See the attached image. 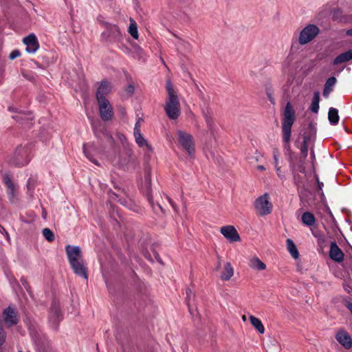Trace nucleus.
<instances>
[{"label": "nucleus", "mask_w": 352, "mask_h": 352, "mask_svg": "<svg viewBox=\"0 0 352 352\" xmlns=\"http://www.w3.org/2000/svg\"><path fill=\"white\" fill-rule=\"evenodd\" d=\"M295 120V112L292 106L287 102L282 119V135L283 148L289 150L290 148L289 142L291 140L292 126Z\"/></svg>", "instance_id": "1"}, {"label": "nucleus", "mask_w": 352, "mask_h": 352, "mask_svg": "<svg viewBox=\"0 0 352 352\" xmlns=\"http://www.w3.org/2000/svg\"><path fill=\"white\" fill-rule=\"evenodd\" d=\"M166 89L168 98L164 106V109L170 119L175 120L180 115L181 107L177 92L169 80L166 81Z\"/></svg>", "instance_id": "2"}, {"label": "nucleus", "mask_w": 352, "mask_h": 352, "mask_svg": "<svg viewBox=\"0 0 352 352\" xmlns=\"http://www.w3.org/2000/svg\"><path fill=\"white\" fill-rule=\"evenodd\" d=\"M290 170L293 175L294 182L298 188L299 196L302 200L304 195L308 192L305 188L306 186L307 173L303 162L297 164L290 163Z\"/></svg>", "instance_id": "3"}, {"label": "nucleus", "mask_w": 352, "mask_h": 352, "mask_svg": "<svg viewBox=\"0 0 352 352\" xmlns=\"http://www.w3.org/2000/svg\"><path fill=\"white\" fill-rule=\"evenodd\" d=\"M344 12L341 8L334 1H328L318 11L319 20L338 21L344 19Z\"/></svg>", "instance_id": "4"}, {"label": "nucleus", "mask_w": 352, "mask_h": 352, "mask_svg": "<svg viewBox=\"0 0 352 352\" xmlns=\"http://www.w3.org/2000/svg\"><path fill=\"white\" fill-rule=\"evenodd\" d=\"M30 148L28 146H19L10 160V163L16 166H23L30 160Z\"/></svg>", "instance_id": "5"}, {"label": "nucleus", "mask_w": 352, "mask_h": 352, "mask_svg": "<svg viewBox=\"0 0 352 352\" xmlns=\"http://www.w3.org/2000/svg\"><path fill=\"white\" fill-rule=\"evenodd\" d=\"M254 206L259 216H265L270 214L273 207L270 201V196L267 193L258 197L256 199Z\"/></svg>", "instance_id": "6"}, {"label": "nucleus", "mask_w": 352, "mask_h": 352, "mask_svg": "<svg viewBox=\"0 0 352 352\" xmlns=\"http://www.w3.org/2000/svg\"><path fill=\"white\" fill-rule=\"evenodd\" d=\"M177 141L179 145L188 153L190 156H192L195 153V143L192 136L182 130L177 131Z\"/></svg>", "instance_id": "7"}, {"label": "nucleus", "mask_w": 352, "mask_h": 352, "mask_svg": "<svg viewBox=\"0 0 352 352\" xmlns=\"http://www.w3.org/2000/svg\"><path fill=\"white\" fill-rule=\"evenodd\" d=\"M319 29L316 25L309 23L300 32L299 43L305 45L310 42L318 34Z\"/></svg>", "instance_id": "8"}, {"label": "nucleus", "mask_w": 352, "mask_h": 352, "mask_svg": "<svg viewBox=\"0 0 352 352\" xmlns=\"http://www.w3.org/2000/svg\"><path fill=\"white\" fill-rule=\"evenodd\" d=\"M100 118L104 121H109L113 116V107L107 99L97 100Z\"/></svg>", "instance_id": "9"}, {"label": "nucleus", "mask_w": 352, "mask_h": 352, "mask_svg": "<svg viewBox=\"0 0 352 352\" xmlns=\"http://www.w3.org/2000/svg\"><path fill=\"white\" fill-rule=\"evenodd\" d=\"M61 319L62 314L60 309V305L56 301L54 300L51 306L49 320L52 324V327L54 330L57 329L58 323Z\"/></svg>", "instance_id": "10"}, {"label": "nucleus", "mask_w": 352, "mask_h": 352, "mask_svg": "<svg viewBox=\"0 0 352 352\" xmlns=\"http://www.w3.org/2000/svg\"><path fill=\"white\" fill-rule=\"evenodd\" d=\"M2 316L6 325L8 327L16 325L19 322L17 311L11 306L3 310Z\"/></svg>", "instance_id": "11"}, {"label": "nucleus", "mask_w": 352, "mask_h": 352, "mask_svg": "<svg viewBox=\"0 0 352 352\" xmlns=\"http://www.w3.org/2000/svg\"><path fill=\"white\" fill-rule=\"evenodd\" d=\"M65 252L69 264L82 258L81 249L79 246L67 245L65 246Z\"/></svg>", "instance_id": "12"}, {"label": "nucleus", "mask_w": 352, "mask_h": 352, "mask_svg": "<svg viewBox=\"0 0 352 352\" xmlns=\"http://www.w3.org/2000/svg\"><path fill=\"white\" fill-rule=\"evenodd\" d=\"M74 274L84 278H88L87 268L83 258L69 264Z\"/></svg>", "instance_id": "13"}, {"label": "nucleus", "mask_w": 352, "mask_h": 352, "mask_svg": "<svg viewBox=\"0 0 352 352\" xmlns=\"http://www.w3.org/2000/svg\"><path fill=\"white\" fill-rule=\"evenodd\" d=\"M23 41L26 45V52L30 54H34L39 48L38 39L34 34H29L23 38Z\"/></svg>", "instance_id": "14"}, {"label": "nucleus", "mask_w": 352, "mask_h": 352, "mask_svg": "<svg viewBox=\"0 0 352 352\" xmlns=\"http://www.w3.org/2000/svg\"><path fill=\"white\" fill-rule=\"evenodd\" d=\"M221 233L230 242L240 241V236L235 228L232 226H226L221 228Z\"/></svg>", "instance_id": "15"}, {"label": "nucleus", "mask_w": 352, "mask_h": 352, "mask_svg": "<svg viewBox=\"0 0 352 352\" xmlns=\"http://www.w3.org/2000/svg\"><path fill=\"white\" fill-rule=\"evenodd\" d=\"M329 257L332 260L338 263H340L344 260V254L336 241H332L331 243Z\"/></svg>", "instance_id": "16"}, {"label": "nucleus", "mask_w": 352, "mask_h": 352, "mask_svg": "<svg viewBox=\"0 0 352 352\" xmlns=\"http://www.w3.org/2000/svg\"><path fill=\"white\" fill-rule=\"evenodd\" d=\"M83 152L87 159L94 164L98 165L97 160L94 158V153L98 154L100 151L94 143L85 144L83 146Z\"/></svg>", "instance_id": "17"}, {"label": "nucleus", "mask_w": 352, "mask_h": 352, "mask_svg": "<svg viewBox=\"0 0 352 352\" xmlns=\"http://www.w3.org/2000/svg\"><path fill=\"white\" fill-rule=\"evenodd\" d=\"M336 338L345 349H348L352 346V339L347 332L344 331L338 332Z\"/></svg>", "instance_id": "18"}, {"label": "nucleus", "mask_w": 352, "mask_h": 352, "mask_svg": "<svg viewBox=\"0 0 352 352\" xmlns=\"http://www.w3.org/2000/svg\"><path fill=\"white\" fill-rule=\"evenodd\" d=\"M111 89V87L110 83L107 81L104 80L102 81L99 87L98 88L97 92H96V99L97 100H104L107 99L105 96L107 95Z\"/></svg>", "instance_id": "19"}, {"label": "nucleus", "mask_w": 352, "mask_h": 352, "mask_svg": "<svg viewBox=\"0 0 352 352\" xmlns=\"http://www.w3.org/2000/svg\"><path fill=\"white\" fill-rule=\"evenodd\" d=\"M234 275V269L230 263L227 262L224 265V270L221 274V278L223 280H229Z\"/></svg>", "instance_id": "20"}, {"label": "nucleus", "mask_w": 352, "mask_h": 352, "mask_svg": "<svg viewBox=\"0 0 352 352\" xmlns=\"http://www.w3.org/2000/svg\"><path fill=\"white\" fill-rule=\"evenodd\" d=\"M302 223L307 226H313L316 223L314 215L310 212H305L301 217Z\"/></svg>", "instance_id": "21"}, {"label": "nucleus", "mask_w": 352, "mask_h": 352, "mask_svg": "<svg viewBox=\"0 0 352 352\" xmlns=\"http://www.w3.org/2000/svg\"><path fill=\"white\" fill-rule=\"evenodd\" d=\"M133 135L135 138V142L140 147L143 148L144 146H146L148 148V150L151 149V146H149L145 138L143 137L140 131L138 132V131H136V132H133Z\"/></svg>", "instance_id": "22"}, {"label": "nucleus", "mask_w": 352, "mask_h": 352, "mask_svg": "<svg viewBox=\"0 0 352 352\" xmlns=\"http://www.w3.org/2000/svg\"><path fill=\"white\" fill-rule=\"evenodd\" d=\"M286 244L287 250L290 253L291 256L294 259H297L299 256V252L294 241L290 239H287L286 240Z\"/></svg>", "instance_id": "23"}, {"label": "nucleus", "mask_w": 352, "mask_h": 352, "mask_svg": "<svg viewBox=\"0 0 352 352\" xmlns=\"http://www.w3.org/2000/svg\"><path fill=\"white\" fill-rule=\"evenodd\" d=\"M133 161V159L131 156V153L129 151L126 157L120 158L118 166L119 168L126 170L129 168V163Z\"/></svg>", "instance_id": "24"}, {"label": "nucleus", "mask_w": 352, "mask_h": 352, "mask_svg": "<svg viewBox=\"0 0 352 352\" xmlns=\"http://www.w3.org/2000/svg\"><path fill=\"white\" fill-rule=\"evenodd\" d=\"M328 119L331 125H336L339 122V115L337 109L331 107L328 112Z\"/></svg>", "instance_id": "25"}, {"label": "nucleus", "mask_w": 352, "mask_h": 352, "mask_svg": "<svg viewBox=\"0 0 352 352\" xmlns=\"http://www.w3.org/2000/svg\"><path fill=\"white\" fill-rule=\"evenodd\" d=\"M336 78L333 76L330 77L326 81L323 90V96L327 98L329 93L331 91V88L336 85Z\"/></svg>", "instance_id": "26"}, {"label": "nucleus", "mask_w": 352, "mask_h": 352, "mask_svg": "<svg viewBox=\"0 0 352 352\" xmlns=\"http://www.w3.org/2000/svg\"><path fill=\"white\" fill-rule=\"evenodd\" d=\"M320 93L315 91L314 93L312 101L309 109L311 112L317 113L319 111Z\"/></svg>", "instance_id": "27"}, {"label": "nucleus", "mask_w": 352, "mask_h": 352, "mask_svg": "<svg viewBox=\"0 0 352 352\" xmlns=\"http://www.w3.org/2000/svg\"><path fill=\"white\" fill-rule=\"evenodd\" d=\"M352 60L350 50L339 54L333 60L334 65H338Z\"/></svg>", "instance_id": "28"}, {"label": "nucleus", "mask_w": 352, "mask_h": 352, "mask_svg": "<svg viewBox=\"0 0 352 352\" xmlns=\"http://www.w3.org/2000/svg\"><path fill=\"white\" fill-rule=\"evenodd\" d=\"M311 141L312 135H308L305 133L303 137V143L300 148L301 153L305 158L307 156L309 144L311 143Z\"/></svg>", "instance_id": "29"}, {"label": "nucleus", "mask_w": 352, "mask_h": 352, "mask_svg": "<svg viewBox=\"0 0 352 352\" xmlns=\"http://www.w3.org/2000/svg\"><path fill=\"white\" fill-rule=\"evenodd\" d=\"M250 266L252 269L257 270H263L266 268L265 264L257 257H254L250 260Z\"/></svg>", "instance_id": "30"}, {"label": "nucleus", "mask_w": 352, "mask_h": 352, "mask_svg": "<svg viewBox=\"0 0 352 352\" xmlns=\"http://www.w3.org/2000/svg\"><path fill=\"white\" fill-rule=\"evenodd\" d=\"M250 322L252 324V325L260 333H263L265 332V328H264V326L263 325L261 321L253 316H251L250 317Z\"/></svg>", "instance_id": "31"}, {"label": "nucleus", "mask_w": 352, "mask_h": 352, "mask_svg": "<svg viewBox=\"0 0 352 352\" xmlns=\"http://www.w3.org/2000/svg\"><path fill=\"white\" fill-rule=\"evenodd\" d=\"M203 116L206 120L208 127L210 130H212V111L209 108H206L205 109H202Z\"/></svg>", "instance_id": "32"}, {"label": "nucleus", "mask_w": 352, "mask_h": 352, "mask_svg": "<svg viewBox=\"0 0 352 352\" xmlns=\"http://www.w3.org/2000/svg\"><path fill=\"white\" fill-rule=\"evenodd\" d=\"M128 32L134 39H138L139 34L137 23H130L128 28Z\"/></svg>", "instance_id": "33"}, {"label": "nucleus", "mask_w": 352, "mask_h": 352, "mask_svg": "<svg viewBox=\"0 0 352 352\" xmlns=\"http://www.w3.org/2000/svg\"><path fill=\"white\" fill-rule=\"evenodd\" d=\"M144 180H145L146 185L147 186L148 199L150 204L153 206V201H152V199H151V197L150 195V186H151V179L150 173L148 172H147L146 173L145 177H144Z\"/></svg>", "instance_id": "34"}, {"label": "nucleus", "mask_w": 352, "mask_h": 352, "mask_svg": "<svg viewBox=\"0 0 352 352\" xmlns=\"http://www.w3.org/2000/svg\"><path fill=\"white\" fill-rule=\"evenodd\" d=\"M43 235L49 242L54 240V234L50 228H44L43 230Z\"/></svg>", "instance_id": "35"}, {"label": "nucleus", "mask_w": 352, "mask_h": 352, "mask_svg": "<svg viewBox=\"0 0 352 352\" xmlns=\"http://www.w3.org/2000/svg\"><path fill=\"white\" fill-rule=\"evenodd\" d=\"M8 110L11 112H16L18 113L17 115L12 116V118L16 120L17 122H20L23 119L22 116L24 114V112L18 111V109L14 107H10Z\"/></svg>", "instance_id": "36"}, {"label": "nucleus", "mask_w": 352, "mask_h": 352, "mask_svg": "<svg viewBox=\"0 0 352 352\" xmlns=\"http://www.w3.org/2000/svg\"><path fill=\"white\" fill-rule=\"evenodd\" d=\"M7 194H8V197L9 200L12 203L15 202V201H16V191H15L14 186L10 187V188H8Z\"/></svg>", "instance_id": "37"}, {"label": "nucleus", "mask_w": 352, "mask_h": 352, "mask_svg": "<svg viewBox=\"0 0 352 352\" xmlns=\"http://www.w3.org/2000/svg\"><path fill=\"white\" fill-rule=\"evenodd\" d=\"M3 182L5 184V185L6 186L7 188H10L12 186H14V184L12 182L11 178L7 174L3 175Z\"/></svg>", "instance_id": "38"}, {"label": "nucleus", "mask_w": 352, "mask_h": 352, "mask_svg": "<svg viewBox=\"0 0 352 352\" xmlns=\"http://www.w3.org/2000/svg\"><path fill=\"white\" fill-rule=\"evenodd\" d=\"M192 291L191 290V289L190 288H187L186 289V303H187V305L188 307V309H189V311L190 312V314H192V310H191V308H190V298H191V295H192Z\"/></svg>", "instance_id": "39"}, {"label": "nucleus", "mask_w": 352, "mask_h": 352, "mask_svg": "<svg viewBox=\"0 0 352 352\" xmlns=\"http://www.w3.org/2000/svg\"><path fill=\"white\" fill-rule=\"evenodd\" d=\"M6 334L3 327L0 324V347L4 344L6 341Z\"/></svg>", "instance_id": "40"}, {"label": "nucleus", "mask_w": 352, "mask_h": 352, "mask_svg": "<svg viewBox=\"0 0 352 352\" xmlns=\"http://www.w3.org/2000/svg\"><path fill=\"white\" fill-rule=\"evenodd\" d=\"M343 304L352 314V302L351 301L350 298H349V297L344 298L343 300Z\"/></svg>", "instance_id": "41"}, {"label": "nucleus", "mask_w": 352, "mask_h": 352, "mask_svg": "<svg viewBox=\"0 0 352 352\" xmlns=\"http://www.w3.org/2000/svg\"><path fill=\"white\" fill-rule=\"evenodd\" d=\"M275 169H276V174H277L278 177L281 180H285V179H286L285 175V174L282 172L280 166H275Z\"/></svg>", "instance_id": "42"}, {"label": "nucleus", "mask_w": 352, "mask_h": 352, "mask_svg": "<svg viewBox=\"0 0 352 352\" xmlns=\"http://www.w3.org/2000/svg\"><path fill=\"white\" fill-rule=\"evenodd\" d=\"M273 157L274 161V166H278V157H279V152L277 149H274L273 151Z\"/></svg>", "instance_id": "43"}, {"label": "nucleus", "mask_w": 352, "mask_h": 352, "mask_svg": "<svg viewBox=\"0 0 352 352\" xmlns=\"http://www.w3.org/2000/svg\"><path fill=\"white\" fill-rule=\"evenodd\" d=\"M142 122H143L142 118H139L138 119V120L135 124V126H134L133 132H136V131H138V132L140 131L141 124Z\"/></svg>", "instance_id": "44"}, {"label": "nucleus", "mask_w": 352, "mask_h": 352, "mask_svg": "<svg viewBox=\"0 0 352 352\" xmlns=\"http://www.w3.org/2000/svg\"><path fill=\"white\" fill-rule=\"evenodd\" d=\"M20 52L19 50H13L9 55V58L11 60H14V58L19 57L20 56Z\"/></svg>", "instance_id": "45"}, {"label": "nucleus", "mask_w": 352, "mask_h": 352, "mask_svg": "<svg viewBox=\"0 0 352 352\" xmlns=\"http://www.w3.org/2000/svg\"><path fill=\"white\" fill-rule=\"evenodd\" d=\"M0 233H1L2 234H3L5 236H6V239L7 241H10V235L8 234V232L6 230V229L3 227V226H0Z\"/></svg>", "instance_id": "46"}, {"label": "nucleus", "mask_w": 352, "mask_h": 352, "mask_svg": "<svg viewBox=\"0 0 352 352\" xmlns=\"http://www.w3.org/2000/svg\"><path fill=\"white\" fill-rule=\"evenodd\" d=\"M30 334H31L32 338L34 339V342H36V344L38 346L41 345L40 341H39L37 336L34 333L33 330H32L31 329H30Z\"/></svg>", "instance_id": "47"}, {"label": "nucleus", "mask_w": 352, "mask_h": 352, "mask_svg": "<svg viewBox=\"0 0 352 352\" xmlns=\"http://www.w3.org/2000/svg\"><path fill=\"white\" fill-rule=\"evenodd\" d=\"M126 91L129 96H131L134 91V87L132 85H129L126 88Z\"/></svg>", "instance_id": "48"}, {"label": "nucleus", "mask_w": 352, "mask_h": 352, "mask_svg": "<svg viewBox=\"0 0 352 352\" xmlns=\"http://www.w3.org/2000/svg\"><path fill=\"white\" fill-rule=\"evenodd\" d=\"M344 290L349 293V294H351L352 292V287L346 284H344Z\"/></svg>", "instance_id": "49"}, {"label": "nucleus", "mask_w": 352, "mask_h": 352, "mask_svg": "<svg viewBox=\"0 0 352 352\" xmlns=\"http://www.w3.org/2000/svg\"><path fill=\"white\" fill-rule=\"evenodd\" d=\"M166 199H168V202L172 206V207L174 208V210L176 211L177 210L176 205L175 204L173 201L169 197H168V196H166Z\"/></svg>", "instance_id": "50"}, {"label": "nucleus", "mask_w": 352, "mask_h": 352, "mask_svg": "<svg viewBox=\"0 0 352 352\" xmlns=\"http://www.w3.org/2000/svg\"><path fill=\"white\" fill-rule=\"evenodd\" d=\"M309 129L310 130V131L313 132L314 134L316 133V129H315V126L313 124L310 123L309 125Z\"/></svg>", "instance_id": "51"}, {"label": "nucleus", "mask_w": 352, "mask_h": 352, "mask_svg": "<svg viewBox=\"0 0 352 352\" xmlns=\"http://www.w3.org/2000/svg\"><path fill=\"white\" fill-rule=\"evenodd\" d=\"M221 267V259L219 257H218V263H217V266L216 267V270H218Z\"/></svg>", "instance_id": "52"}, {"label": "nucleus", "mask_w": 352, "mask_h": 352, "mask_svg": "<svg viewBox=\"0 0 352 352\" xmlns=\"http://www.w3.org/2000/svg\"><path fill=\"white\" fill-rule=\"evenodd\" d=\"M21 282L26 287V286H27V281H26V280L24 278H22L21 279Z\"/></svg>", "instance_id": "53"}, {"label": "nucleus", "mask_w": 352, "mask_h": 352, "mask_svg": "<svg viewBox=\"0 0 352 352\" xmlns=\"http://www.w3.org/2000/svg\"><path fill=\"white\" fill-rule=\"evenodd\" d=\"M346 34H347L348 36H352V29L348 30L346 31Z\"/></svg>", "instance_id": "54"}, {"label": "nucleus", "mask_w": 352, "mask_h": 352, "mask_svg": "<svg viewBox=\"0 0 352 352\" xmlns=\"http://www.w3.org/2000/svg\"><path fill=\"white\" fill-rule=\"evenodd\" d=\"M110 197H111V198H113L114 197H117V195H116V193H114V192H111V194H110Z\"/></svg>", "instance_id": "55"}, {"label": "nucleus", "mask_w": 352, "mask_h": 352, "mask_svg": "<svg viewBox=\"0 0 352 352\" xmlns=\"http://www.w3.org/2000/svg\"><path fill=\"white\" fill-rule=\"evenodd\" d=\"M258 168L259 170H265V167H264L263 166H261H261H258Z\"/></svg>", "instance_id": "56"}, {"label": "nucleus", "mask_w": 352, "mask_h": 352, "mask_svg": "<svg viewBox=\"0 0 352 352\" xmlns=\"http://www.w3.org/2000/svg\"><path fill=\"white\" fill-rule=\"evenodd\" d=\"M311 157H312V158H314V157H315V155H314V151H312V152H311Z\"/></svg>", "instance_id": "57"}, {"label": "nucleus", "mask_w": 352, "mask_h": 352, "mask_svg": "<svg viewBox=\"0 0 352 352\" xmlns=\"http://www.w3.org/2000/svg\"><path fill=\"white\" fill-rule=\"evenodd\" d=\"M318 186H319V188H321L322 186H323V184L318 182Z\"/></svg>", "instance_id": "58"}, {"label": "nucleus", "mask_w": 352, "mask_h": 352, "mask_svg": "<svg viewBox=\"0 0 352 352\" xmlns=\"http://www.w3.org/2000/svg\"><path fill=\"white\" fill-rule=\"evenodd\" d=\"M28 190H30V182L28 181Z\"/></svg>", "instance_id": "59"}, {"label": "nucleus", "mask_w": 352, "mask_h": 352, "mask_svg": "<svg viewBox=\"0 0 352 352\" xmlns=\"http://www.w3.org/2000/svg\"><path fill=\"white\" fill-rule=\"evenodd\" d=\"M119 201L120 202L121 204H124V202H122L121 199H120Z\"/></svg>", "instance_id": "60"}, {"label": "nucleus", "mask_w": 352, "mask_h": 352, "mask_svg": "<svg viewBox=\"0 0 352 352\" xmlns=\"http://www.w3.org/2000/svg\"><path fill=\"white\" fill-rule=\"evenodd\" d=\"M130 22H131V23H133V22H135V21L131 19H130Z\"/></svg>", "instance_id": "61"}, {"label": "nucleus", "mask_w": 352, "mask_h": 352, "mask_svg": "<svg viewBox=\"0 0 352 352\" xmlns=\"http://www.w3.org/2000/svg\"><path fill=\"white\" fill-rule=\"evenodd\" d=\"M270 101H271L272 102H273V100H272V99L271 98V97H270Z\"/></svg>", "instance_id": "62"}]
</instances>
